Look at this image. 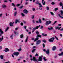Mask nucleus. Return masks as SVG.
<instances>
[{
  "label": "nucleus",
  "mask_w": 63,
  "mask_h": 63,
  "mask_svg": "<svg viewBox=\"0 0 63 63\" xmlns=\"http://www.w3.org/2000/svg\"><path fill=\"white\" fill-rule=\"evenodd\" d=\"M36 38H35L34 40V42H36V41L37 40H39V38H42V35H40V34H38L36 36Z\"/></svg>",
  "instance_id": "f257e3e1"
},
{
  "label": "nucleus",
  "mask_w": 63,
  "mask_h": 63,
  "mask_svg": "<svg viewBox=\"0 0 63 63\" xmlns=\"http://www.w3.org/2000/svg\"><path fill=\"white\" fill-rule=\"evenodd\" d=\"M51 21L50 20H49L48 21H46V25L47 26H48L49 24H51Z\"/></svg>",
  "instance_id": "f03ea898"
},
{
  "label": "nucleus",
  "mask_w": 63,
  "mask_h": 63,
  "mask_svg": "<svg viewBox=\"0 0 63 63\" xmlns=\"http://www.w3.org/2000/svg\"><path fill=\"white\" fill-rule=\"evenodd\" d=\"M35 4H36V5H37V4H38L39 5V7L41 8L43 7V6L42 5V4L40 3H39V2H36L35 3Z\"/></svg>",
  "instance_id": "7ed1b4c3"
},
{
  "label": "nucleus",
  "mask_w": 63,
  "mask_h": 63,
  "mask_svg": "<svg viewBox=\"0 0 63 63\" xmlns=\"http://www.w3.org/2000/svg\"><path fill=\"white\" fill-rule=\"evenodd\" d=\"M43 57V56L42 55L39 57L38 58V61H42V59H43L42 58Z\"/></svg>",
  "instance_id": "20e7f679"
},
{
  "label": "nucleus",
  "mask_w": 63,
  "mask_h": 63,
  "mask_svg": "<svg viewBox=\"0 0 63 63\" xmlns=\"http://www.w3.org/2000/svg\"><path fill=\"white\" fill-rule=\"evenodd\" d=\"M54 40V37H52V38H50L48 40L49 42H53V40Z\"/></svg>",
  "instance_id": "39448f33"
},
{
  "label": "nucleus",
  "mask_w": 63,
  "mask_h": 63,
  "mask_svg": "<svg viewBox=\"0 0 63 63\" xmlns=\"http://www.w3.org/2000/svg\"><path fill=\"white\" fill-rule=\"evenodd\" d=\"M41 43V40H38L36 42V45H40Z\"/></svg>",
  "instance_id": "423d86ee"
},
{
  "label": "nucleus",
  "mask_w": 63,
  "mask_h": 63,
  "mask_svg": "<svg viewBox=\"0 0 63 63\" xmlns=\"http://www.w3.org/2000/svg\"><path fill=\"white\" fill-rule=\"evenodd\" d=\"M19 52H15L13 53V54L14 55H16V56H18L19 55Z\"/></svg>",
  "instance_id": "0eeeda50"
},
{
  "label": "nucleus",
  "mask_w": 63,
  "mask_h": 63,
  "mask_svg": "<svg viewBox=\"0 0 63 63\" xmlns=\"http://www.w3.org/2000/svg\"><path fill=\"white\" fill-rule=\"evenodd\" d=\"M4 34V32L2 29H0V36H2V34Z\"/></svg>",
  "instance_id": "6e6552de"
},
{
  "label": "nucleus",
  "mask_w": 63,
  "mask_h": 63,
  "mask_svg": "<svg viewBox=\"0 0 63 63\" xmlns=\"http://www.w3.org/2000/svg\"><path fill=\"white\" fill-rule=\"evenodd\" d=\"M32 58L34 61V62H38V60H37V59L35 57H33Z\"/></svg>",
  "instance_id": "1a4fd4ad"
},
{
  "label": "nucleus",
  "mask_w": 63,
  "mask_h": 63,
  "mask_svg": "<svg viewBox=\"0 0 63 63\" xmlns=\"http://www.w3.org/2000/svg\"><path fill=\"white\" fill-rule=\"evenodd\" d=\"M9 49H8V48H5V49H4V50H3V51H5V52H8V51H9Z\"/></svg>",
  "instance_id": "9d476101"
},
{
  "label": "nucleus",
  "mask_w": 63,
  "mask_h": 63,
  "mask_svg": "<svg viewBox=\"0 0 63 63\" xmlns=\"http://www.w3.org/2000/svg\"><path fill=\"white\" fill-rule=\"evenodd\" d=\"M46 53L47 54H49V50L48 49H47V50L46 51Z\"/></svg>",
  "instance_id": "9b49d317"
},
{
  "label": "nucleus",
  "mask_w": 63,
  "mask_h": 63,
  "mask_svg": "<svg viewBox=\"0 0 63 63\" xmlns=\"http://www.w3.org/2000/svg\"><path fill=\"white\" fill-rule=\"evenodd\" d=\"M52 49L53 51H54V50H55L56 49V47L55 46H54L53 47Z\"/></svg>",
  "instance_id": "f8f14e48"
},
{
  "label": "nucleus",
  "mask_w": 63,
  "mask_h": 63,
  "mask_svg": "<svg viewBox=\"0 0 63 63\" xmlns=\"http://www.w3.org/2000/svg\"><path fill=\"white\" fill-rule=\"evenodd\" d=\"M23 12L25 14H27V13H28V11L26 9H24L23 11Z\"/></svg>",
  "instance_id": "ddd939ff"
},
{
  "label": "nucleus",
  "mask_w": 63,
  "mask_h": 63,
  "mask_svg": "<svg viewBox=\"0 0 63 63\" xmlns=\"http://www.w3.org/2000/svg\"><path fill=\"white\" fill-rule=\"evenodd\" d=\"M44 0H42V2L43 3V5H46V2L45 1H44Z\"/></svg>",
  "instance_id": "4468645a"
},
{
  "label": "nucleus",
  "mask_w": 63,
  "mask_h": 63,
  "mask_svg": "<svg viewBox=\"0 0 63 63\" xmlns=\"http://www.w3.org/2000/svg\"><path fill=\"white\" fill-rule=\"evenodd\" d=\"M58 55H59V56H63V52H62L61 53L59 54Z\"/></svg>",
  "instance_id": "2eb2a0df"
},
{
  "label": "nucleus",
  "mask_w": 63,
  "mask_h": 63,
  "mask_svg": "<svg viewBox=\"0 0 63 63\" xmlns=\"http://www.w3.org/2000/svg\"><path fill=\"white\" fill-rule=\"evenodd\" d=\"M9 25H10V26H11V27H12L13 26H14V25H13L12 24V22H10V23Z\"/></svg>",
  "instance_id": "dca6fc26"
},
{
  "label": "nucleus",
  "mask_w": 63,
  "mask_h": 63,
  "mask_svg": "<svg viewBox=\"0 0 63 63\" xmlns=\"http://www.w3.org/2000/svg\"><path fill=\"white\" fill-rule=\"evenodd\" d=\"M38 21L39 23H42V21L41 20V19L40 18H39L38 19Z\"/></svg>",
  "instance_id": "f3484780"
},
{
  "label": "nucleus",
  "mask_w": 63,
  "mask_h": 63,
  "mask_svg": "<svg viewBox=\"0 0 63 63\" xmlns=\"http://www.w3.org/2000/svg\"><path fill=\"white\" fill-rule=\"evenodd\" d=\"M52 29H53V28H52V27H51L50 28H48V29L49 31H50V30H52Z\"/></svg>",
  "instance_id": "a211bd4d"
},
{
  "label": "nucleus",
  "mask_w": 63,
  "mask_h": 63,
  "mask_svg": "<svg viewBox=\"0 0 63 63\" xmlns=\"http://www.w3.org/2000/svg\"><path fill=\"white\" fill-rule=\"evenodd\" d=\"M28 37L27 36L25 41V43H27V41H28Z\"/></svg>",
  "instance_id": "6ab92c4d"
},
{
  "label": "nucleus",
  "mask_w": 63,
  "mask_h": 63,
  "mask_svg": "<svg viewBox=\"0 0 63 63\" xmlns=\"http://www.w3.org/2000/svg\"><path fill=\"white\" fill-rule=\"evenodd\" d=\"M61 13V16H63V11L62 10H61L60 11Z\"/></svg>",
  "instance_id": "aec40b11"
},
{
  "label": "nucleus",
  "mask_w": 63,
  "mask_h": 63,
  "mask_svg": "<svg viewBox=\"0 0 63 63\" xmlns=\"http://www.w3.org/2000/svg\"><path fill=\"white\" fill-rule=\"evenodd\" d=\"M23 37V34H21L20 35V38L21 39H22Z\"/></svg>",
  "instance_id": "412c9836"
},
{
  "label": "nucleus",
  "mask_w": 63,
  "mask_h": 63,
  "mask_svg": "<svg viewBox=\"0 0 63 63\" xmlns=\"http://www.w3.org/2000/svg\"><path fill=\"white\" fill-rule=\"evenodd\" d=\"M2 7L3 8H4L6 7V6L5 4H3L2 5Z\"/></svg>",
  "instance_id": "4be33fe9"
},
{
  "label": "nucleus",
  "mask_w": 63,
  "mask_h": 63,
  "mask_svg": "<svg viewBox=\"0 0 63 63\" xmlns=\"http://www.w3.org/2000/svg\"><path fill=\"white\" fill-rule=\"evenodd\" d=\"M0 57L1 59H3V58H4V57H3V56L2 55H1L0 56Z\"/></svg>",
  "instance_id": "5701e85b"
},
{
  "label": "nucleus",
  "mask_w": 63,
  "mask_h": 63,
  "mask_svg": "<svg viewBox=\"0 0 63 63\" xmlns=\"http://www.w3.org/2000/svg\"><path fill=\"white\" fill-rule=\"evenodd\" d=\"M35 50H36V49H33V50H32V52L33 53V52H34Z\"/></svg>",
  "instance_id": "b1692460"
},
{
  "label": "nucleus",
  "mask_w": 63,
  "mask_h": 63,
  "mask_svg": "<svg viewBox=\"0 0 63 63\" xmlns=\"http://www.w3.org/2000/svg\"><path fill=\"white\" fill-rule=\"evenodd\" d=\"M9 27H8L5 30V32H6V31H8V30H9Z\"/></svg>",
  "instance_id": "393cba45"
},
{
  "label": "nucleus",
  "mask_w": 63,
  "mask_h": 63,
  "mask_svg": "<svg viewBox=\"0 0 63 63\" xmlns=\"http://www.w3.org/2000/svg\"><path fill=\"white\" fill-rule=\"evenodd\" d=\"M58 16H60V17L62 18H63V17L61 16L60 15V14L58 13Z\"/></svg>",
  "instance_id": "a878e982"
},
{
  "label": "nucleus",
  "mask_w": 63,
  "mask_h": 63,
  "mask_svg": "<svg viewBox=\"0 0 63 63\" xmlns=\"http://www.w3.org/2000/svg\"><path fill=\"white\" fill-rule=\"evenodd\" d=\"M43 59L45 61H46L47 60V59H46V57H44L43 58Z\"/></svg>",
  "instance_id": "bb28decb"
},
{
  "label": "nucleus",
  "mask_w": 63,
  "mask_h": 63,
  "mask_svg": "<svg viewBox=\"0 0 63 63\" xmlns=\"http://www.w3.org/2000/svg\"><path fill=\"white\" fill-rule=\"evenodd\" d=\"M60 5L61 6H63V3H62V2H61L60 3Z\"/></svg>",
  "instance_id": "cd10ccee"
},
{
  "label": "nucleus",
  "mask_w": 63,
  "mask_h": 63,
  "mask_svg": "<svg viewBox=\"0 0 63 63\" xmlns=\"http://www.w3.org/2000/svg\"><path fill=\"white\" fill-rule=\"evenodd\" d=\"M18 51H21V47H20L19 49H18Z\"/></svg>",
  "instance_id": "c85d7f7f"
},
{
  "label": "nucleus",
  "mask_w": 63,
  "mask_h": 63,
  "mask_svg": "<svg viewBox=\"0 0 63 63\" xmlns=\"http://www.w3.org/2000/svg\"><path fill=\"white\" fill-rule=\"evenodd\" d=\"M23 5H22V6H21L19 7V8H20V9H22V8H23Z\"/></svg>",
  "instance_id": "c756f323"
},
{
  "label": "nucleus",
  "mask_w": 63,
  "mask_h": 63,
  "mask_svg": "<svg viewBox=\"0 0 63 63\" xmlns=\"http://www.w3.org/2000/svg\"><path fill=\"white\" fill-rule=\"evenodd\" d=\"M55 38H56V40H57V41H58V40H59V39H58V38L56 36H55Z\"/></svg>",
  "instance_id": "7c9ffc66"
},
{
  "label": "nucleus",
  "mask_w": 63,
  "mask_h": 63,
  "mask_svg": "<svg viewBox=\"0 0 63 63\" xmlns=\"http://www.w3.org/2000/svg\"><path fill=\"white\" fill-rule=\"evenodd\" d=\"M42 46L43 47V48H44V47H45V44L43 43L42 44Z\"/></svg>",
  "instance_id": "2f4dec72"
},
{
  "label": "nucleus",
  "mask_w": 63,
  "mask_h": 63,
  "mask_svg": "<svg viewBox=\"0 0 63 63\" xmlns=\"http://www.w3.org/2000/svg\"><path fill=\"white\" fill-rule=\"evenodd\" d=\"M16 14H17V12H16L14 13V16H16Z\"/></svg>",
  "instance_id": "473e14b6"
},
{
  "label": "nucleus",
  "mask_w": 63,
  "mask_h": 63,
  "mask_svg": "<svg viewBox=\"0 0 63 63\" xmlns=\"http://www.w3.org/2000/svg\"><path fill=\"white\" fill-rule=\"evenodd\" d=\"M17 22H18V20L17 19H16L15 21V23L16 24V23H17Z\"/></svg>",
  "instance_id": "72a5a7b5"
},
{
  "label": "nucleus",
  "mask_w": 63,
  "mask_h": 63,
  "mask_svg": "<svg viewBox=\"0 0 63 63\" xmlns=\"http://www.w3.org/2000/svg\"><path fill=\"white\" fill-rule=\"evenodd\" d=\"M58 10V9L57 8H56L54 10L55 11H57Z\"/></svg>",
  "instance_id": "f704fd0d"
},
{
  "label": "nucleus",
  "mask_w": 63,
  "mask_h": 63,
  "mask_svg": "<svg viewBox=\"0 0 63 63\" xmlns=\"http://www.w3.org/2000/svg\"><path fill=\"white\" fill-rule=\"evenodd\" d=\"M10 37L12 39H13V35L12 34L10 36Z\"/></svg>",
  "instance_id": "c9c22d12"
},
{
  "label": "nucleus",
  "mask_w": 63,
  "mask_h": 63,
  "mask_svg": "<svg viewBox=\"0 0 63 63\" xmlns=\"http://www.w3.org/2000/svg\"><path fill=\"white\" fill-rule=\"evenodd\" d=\"M36 33L37 35H38L39 34V32L38 31H37L36 32Z\"/></svg>",
  "instance_id": "e433bc0d"
},
{
  "label": "nucleus",
  "mask_w": 63,
  "mask_h": 63,
  "mask_svg": "<svg viewBox=\"0 0 63 63\" xmlns=\"http://www.w3.org/2000/svg\"><path fill=\"white\" fill-rule=\"evenodd\" d=\"M57 21H55L54 23H53V24H52V25H54V24H55L56 23H57Z\"/></svg>",
  "instance_id": "4c0bfd02"
},
{
  "label": "nucleus",
  "mask_w": 63,
  "mask_h": 63,
  "mask_svg": "<svg viewBox=\"0 0 63 63\" xmlns=\"http://www.w3.org/2000/svg\"><path fill=\"white\" fill-rule=\"evenodd\" d=\"M33 28L32 30L34 31H35V30H36V29L35 28Z\"/></svg>",
  "instance_id": "58836bf2"
},
{
  "label": "nucleus",
  "mask_w": 63,
  "mask_h": 63,
  "mask_svg": "<svg viewBox=\"0 0 63 63\" xmlns=\"http://www.w3.org/2000/svg\"><path fill=\"white\" fill-rule=\"evenodd\" d=\"M39 26H37L35 28L36 29H37L39 28Z\"/></svg>",
  "instance_id": "ea45409f"
},
{
  "label": "nucleus",
  "mask_w": 63,
  "mask_h": 63,
  "mask_svg": "<svg viewBox=\"0 0 63 63\" xmlns=\"http://www.w3.org/2000/svg\"><path fill=\"white\" fill-rule=\"evenodd\" d=\"M21 15L22 16H25V15L23 13H21Z\"/></svg>",
  "instance_id": "a19ab883"
},
{
  "label": "nucleus",
  "mask_w": 63,
  "mask_h": 63,
  "mask_svg": "<svg viewBox=\"0 0 63 63\" xmlns=\"http://www.w3.org/2000/svg\"><path fill=\"white\" fill-rule=\"evenodd\" d=\"M4 38V36H2V38H1V41H3V38Z\"/></svg>",
  "instance_id": "79ce46f5"
},
{
  "label": "nucleus",
  "mask_w": 63,
  "mask_h": 63,
  "mask_svg": "<svg viewBox=\"0 0 63 63\" xmlns=\"http://www.w3.org/2000/svg\"><path fill=\"white\" fill-rule=\"evenodd\" d=\"M50 14L52 15L53 16H54V14H53V13L52 12H50Z\"/></svg>",
  "instance_id": "37998d69"
},
{
  "label": "nucleus",
  "mask_w": 63,
  "mask_h": 63,
  "mask_svg": "<svg viewBox=\"0 0 63 63\" xmlns=\"http://www.w3.org/2000/svg\"><path fill=\"white\" fill-rule=\"evenodd\" d=\"M39 56V54L37 53H36L35 56Z\"/></svg>",
  "instance_id": "c03bdc74"
},
{
  "label": "nucleus",
  "mask_w": 63,
  "mask_h": 63,
  "mask_svg": "<svg viewBox=\"0 0 63 63\" xmlns=\"http://www.w3.org/2000/svg\"><path fill=\"white\" fill-rule=\"evenodd\" d=\"M35 16V15H33L32 17V19H34V17Z\"/></svg>",
  "instance_id": "a18cd8bd"
},
{
  "label": "nucleus",
  "mask_w": 63,
  "mask_h": 63,
  "mask_svg": "<svg viewBox=\"0 0 63 63\" xmlns=\"http://www.w3.org/2000/svg\"><path fill=\"white\" fill-rule=\"evenodd\" d=\"M51 4L52 5H53L55 4V3L54 2H52L51 3Z\"/></svg>",
  "instance_id": "49530a36"
},
{
  "label": "nucleus",
  "mask_w": 63,
  "mask_h": 63,
  "mask_svg": "<svg viewBox=\"0 0 63 63\" xmlns=\"http://www.w3.org/2000/svg\"><path fill=\"white\" fill-rule=\"evenodd\" d=\"M12 6H13L14 7H16V6L15 5V4H14L13 3H12Z\"/></svg>",
  "instance_id": "de8ad7c7"
},
{
  "label": "nucleus",
  "mask_w": 63,
  "mask_h": 63,
  "mask_svg": "<svg viewBox=\"0 0 63 63\" xmlns=\"http://www.w3.org/2000/svg\"><path fill=\"white\" fill-rule=\"evenodd\" d=\"M42 42H43L44 43H46L47 42V41H46V40H42Z\"/></svg>",
  "instance_id": "09e8293b"
},
{
  "label": "nucleus",
  "mask_w": 63,
  "mask_h": 63,
  "mask_svg": "<svg viewBox=\"0 0 63 63\" xmlns=\"http://www.w3.org/2000/svg\"><path fill=\"white\" fill-rule=\"evenodd\" d=\"M47 10H49V7H47L46 8Z\"/></svg>",
  "instance_id": "8fccbe9b"
},
{
  "label": "nucleus",
  "mask_w": 63,
  "mask_h": 63,
  "mask_svg": "<svg viewBox=\"0 0 63 63\" xmlns=\"http://www.w3.org/2000/svg\"><path fill=\"white\" fill-rule=\"evenodd\" d=\"M32 21L33 23H35V21L34 20H33Z\"/></svg>",
  "instance_id": "3c124183"
},
{
  "label": "nucleus",
  "mask_w": 63,
  "mask_h": 63,
  "mask_svg": "<svg viewBox=\"0 0 63 63\" xmlns=\"http://www.w3.org/2000/svg\"><path fill=\"white\" fill-rule=\"evenodd\" d=\"M16 6H18H18H20V4H17L16 5Z\"/></svg>",
  "instance_id": "603ef678"
},
{
  "label": "nucleus",
  "mask_w": 63,
  "mask_h": 63,
  "mask_svg": "<svg viewBox=\"0 0 63 63\" xmlns=\"http://www.w3.org/2000/svg\"><path fill=\"white\" fill-rule=\"evenodd\" d=\"M43 28V26H41V27L40 28V29H42Z\"/></svg>",
  "instance_id": "864d4df0"
},
{
  "label": "nucleus",
  "mask_w": 63,
  "mask_h": 63,
  "mask_svg": "<svg viewBox=\"0 0 63 63\" xmlns=\"http://www.w3.org/2000/svg\"><path fill=\"white\" fill-rule=\"evenodd\" d=\"M59 28V27H57L55 28L56 29H57Z\"/></svg>",
  "instance_id": "5fc2aeb1"
},
{
  "label": "nucleus",
  "mask_w": 63,
  "mask_h": 63,
  "mask_svg": "<svg viewBox=\"0 0 63 63\" xmlns=\"http://www.w3.org/2000/svg\"><path fill=\"white\" fill-rule=\"evenodd\" d=\"M21 26H23V23H21Z\"/></svg>",
  "instance_id": "6e6d98bb"
},
{
  "label": "nucleus",
  "mask_w": 63,
  "mask_h": 63,
  "mask_svg": "<svg viewBox=\"0 0 63 63\" xmlns=\"http://www.w3.org/2000/svg\"><path fill=\"white\" fill-rule=\"evenodd\" d=\"M32 10L33 11H35V8H32Z\"/></svg>",
  "instance_id": "4d7b16f0"
},
{
  "label": "nucleus",
  "mask_w": 63,
  "mask_h": 63,
  "mask_svg": "<svg viewBox=\"0 0 63 63\" xmlns=\"http://www.w3.org/2000/svg\"><path fill=\"white\" fill-rule=\"evenodd\" d=\"M54 57L55 58H57V55L55 56Z\"/></svg>",
  "instance_id": "13d9d810"
},
{
  "label": "nucleus",
  "mask_w": 63,
  "mask_h": 63,
  "mask_svg": "<svg viewBox=\"0 0 63 63\" xmlns=\"http://www.w3.org/2000/svg\"><path fill=\"white\" fill-rule=\"evenodd\" d=\"M43 51H45V52H46V49H43Z\"/></svg>",
  "instance_id": "bf43d9fd"
},
{
  "label": "nucleus",
  "mask_w": 63,
  "mask_h": 63,
  "mask_svg": "<svg viewBox=\"0 0 63 63\" xmlns=\"http://www.w3.org/2000/svg\"><path fill=\"white\" fill-rule=\"evenodd\" d=\"M61 28V27H59L58 29V30H60V28Z\"/></svg>",
  "instance_id": "052dcab7"
},
{
  "label": "nucleus",
  "mask_w": 63,
  "mask_h": 63,
  "mask_svg": "<svg viewBox=\"0 0 63 63\" xmlns=\"http://www.w3.org/2000/svg\"><path fill=\"white\" fill-rule=\"evenodd\" d=\"M61 25H61V24H59L58 25V26H61Z\"/></svg>",
  "instance_id": "680f3d73"
},
{
  "label": "nucleus",
  "mask_w": 63,
  "mask_h": 63,
  "mask_svg": "<svg viewBox=\"0 0 63 63\" xmlns=\"http://www.w3.org/2000/svg\"><path fill=\"white\" fill-rule=\"evenodd\" d=\"M31 32H29V34L30 35V34H31Z\"/></svg>",
  "instance_id": "e2e57ef3"
},
{
  "label": "nucleus",
  "mask_w": 63,
  "mask_h": 63,
  "mask_svg": "<svg viewBox=\"0 0 63 63\" xmlns=\"http://www.w3.org/2000/svg\"><path fill=\"white\" fill-rule=\"evenodd\" d=\"M17 29H18V28H16L15 29V30H17Z\"/></svg>",
  "instance_id": "0e129e2a"
},
{
  "label": "nucleus",
  "mask_w": 63,
  "mask_h": 63,
  "mask_svg": "<svg viewBox=\"0 0 63 63\" xmlns=\"http://www.w3.org/2000/svg\"><path fill=\"white\" fill-rule=\"evenodd\" d=\"M2 16V14H0V17H1Z\"/></svg>",
  "instance_id": "69168bd1"
},
{
  "label": "nucleus",
  "mask_w": 63,
  "mask_h": 63,
  "mask_svg": "<svg viewBox=\"0 0 63 63\" xmlns=\"http://www.w3.org/2000/svg\"><path fill=\"white\" fill-rule=\"evenodd\" d=\"M23 22L24 23H26V21H23Z\"/></svg>",
  "instance_id": "338daca9"
},
{
  "label": "nucleus",
  "mask_w": 63,
  "mask_h": 63,
  "mask_svg": "<svg viewBox=\"0 0 63 63\" xmlns=\"http://www.w3.org/2000/svg\"><path fill=\"white\" fill-rule=\"evenodd\" d=\"M26 27H26V26H25L24 27V29H26Z\"/></svg>",
  "instance_id": "774afa93"
}]
</instances>
